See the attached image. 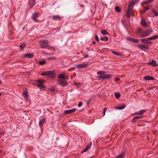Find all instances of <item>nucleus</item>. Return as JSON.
<instances>
[{
	"mask_svg": "<svg viewBox=\"0 0 158 158\" xmlns=\"http://www.w3.org/2000/svg\"><path fill=\"white\" fill-rule=\"evenodd\" d=\"M152 11L155 16H158V13L155 10H153Z\"/></svg>",
	"mask_w": 158,
	"mask_h": 158,
	"instance_id": "38",
	"label": "nucleus"
},
{
	"mask_svg": "<svg viewBox=\"0 0 158 158\" xmlns=\"http://www.w3.org/2000/svg\"><path fill=\"white\" fill-rule=\"evenodd\" d=\"M154 0H147L145 2V3L146 4H148V3H150L152 2H153Z\"/></svg>",
	"mask_w": 158,
	"mask_h": 158,
	"instance_id": "31",
	"label": "nucleus"
},
{
	"mask_svg": "<svg viewBox=\"0 0 158 158\" xmlns=\"http://www.w3.org/2000/svg\"><path fill=\"white\" fill-rule=\"evenodd\" d=\"M143 116L140 115L139 116H136L133 118V120H135V119H141L143 118Z\"/></svg>",
	"mask_w": 158,
	"mask_h": 158,
	"instance_id": "34",
	"label": "nucleus"
},
{
	"mask_svg": "<svg viewBox=\"0 0 158 158\" xmlns=\"http://www.w3.org/2000/svg\"><path fill=\"white\" fill-rule=\"evenodd\" d=\"M132 38H130V37H126V39L127 40H130L131 41Z\"/></svg>",
	"mask_w": 158,
	"mask_h": 158,
	"instance_id": "44",
	"label": "nucleus"
},
{
	"mask_svg": "<svg viewBox=\"0 0 158 158\" xmlns=\"http://www.w3.org/2000/svg\"><path fill=\"white\" fill-rule=\"evenodd\" d=\"M100 40L102 41H103L104 40H105V41H107L108 40V37H105V38L103 37H101Z\"/></svg>",
	"mask_w": 158,
	"mask_h": 158,
	"instance_id": "30",
	"label": "nucleus"
},
{
	"mask_svg": "<svg viewBox=\"0 0 158 158\" xmlns=\"http://www.w3.org/2000/svg\"><path fill=\"white\" fill-rule=\"evenodd\" d=\"M39 44L41 48H44L47 47H48V48L49 50H52L53 48L51 47H49V43L48 40H43L39 41Z\"/></svg>",
	"mask_w": 158,
	"mask_h": 158,
	"instance_id": "1",
	"label": "nucleus"
},
{
	"mask_svg": "<svg viewBox=\"0 0 158 158\" xmlns=\"http://www.w3.org/2000/svg\"><path fill=\"white\" fill-rule=\"evenodd\" d=\"M55 89L54 88H52L50 89V90L51 91L53 92L55 90Z\"/></svg>",
	"mask_w": 158,
	"mask_h": 158,
	"instance_id": "45",
	"label": "nucleus"
},
{
	"mask_svg": "<svg viewBox=\"0 0 158 158\" xmlns=\"http://www.w3.org/2000/svg\"><path fill=\"white\" fill-rule=\"evenodd\" d=\"M95 43H96V42L95 41H93V44H95Z\"/></svg>",
	"mask_w": 158,
	"mask_h": 158,
	"instance_id": "53",
	"label": "nucleus"
},
{
	"mask_svg": "<svg viewBox=\"0 0 158 158\" xmlns=\"http://www.w3.org/2000/svg\"><path fill=\"white\" fill-rule=\"evenodd\" d=\"M153 31L152 29H148L142 31L141 34V37H146L149 36Z\"/></svg>",
	"mask_w": 158,
	"mask_h": 158,
	"instance_id": "2",
	"label": "nucleus"
},
{
	"mask_svg": "<svg viewBox=\"0 0 158 158\" xmlns=\"http://www.w3.org/2000/svg\"><path fill=\"white\" fill-rule=\"evenodd\" d=\"M146 110H142L138 112L137 113H135L134 114L135 115H139V114H142L144 113L145 112Z\"/></svg>",
	"mask_w": 158,
	"mask_h": 158,
	"instance_id": "21",
	"label": "nucleus"
},
{
	"mask_svg": "<svg viewBox=\"0 0 158 158\" xmlns=\"http://www.w3.org/2000/svg\"><path fill=\"white\" fill-rule=\"evenodd\" d=\"M112 77V75L111 74H105V77H104L103 79H110Z\"/></svg>",
	"mask_w": 158,
	"mask_h": 158,
	"instance_id": "20",
	"label": "nucleus"
},
{
	"mask_svg": "<svg viewBox=\"0 0 158 158\" xmlns=\"http://www.w3.org/2000/svg\"><path fill=\"white\" fill-rule=\"evenodd\" d=\"M88 55H85L84 56V58H86L88 57Z\"/></svg>",
	"mask_w": 158,
	"mask_h": 158,
	"instance_id": "48",
	"label": "nucleus"
},
{
	"mask_svg": "<svg viewBox=\"0 0 158 158\" xmlns=\"http://www.w3.org/2000/svg\"><path fill=\"white\" fill-rule=\"evenodd\" d=\"M59 79H67L68 77H67L66 75H65L64 73H62L60 74L58 77Z\"/></svg>",
	"mask_w": 158,
	"mask_h": 158,
	"instance_id": "13",
	"label": "nucleus"
},
{
	"mask_svg": "<svg viewBox=\"0 0 158 158\" xmlns=\"http://www.w3.org/2000/svg\"><path fill=\"white\" fill-rule=\"evenodd\" d=\"M46 63L45 61H41L39 62V63L40 64L43 65L44 64Z\"/></svg>",
	"mask_w": 158,
	"mask_h": 158,
	"instance_id": "40",
	"label": "nucleus"
},
{
	"mask_svg": "<svg viewBox=\"0 0 158 158\" xmlns=\"http://www.w3.org/2000/svg\"><path fill=\"white\" fill-rule=\"evenodd\" d=\"M4 133V131H2L0 132V135H2V134H3Z\"/></svg>",
	"mask_w": 158,
	"mask_h": 158,
	"instance_id": "49",
	"label": "nucleus"
},
{
	"mask_svg": "<svg viewBox=\"0 0 158 158\" xmlns=\"http://www.w3.org/2000/svg\"><path fill=\"white\" fill-rule=\"evenodd\" d=\"M36 0H28V3L31 8H32L35 4Z\"/></svg>",
	"mask_w": 158,
	"mask_h": 158,
	"instance_id": "11",
	"label": "nucleus"
},
{
	"mask_svg": "<svg viewBox=\"0 0 158 158\" xmlns=\"http://www.w3.org/2000/svg\"><path fill=\"white\" fill-rule=\"evenodd\" d=\"M52 17H53V18H54V19H55L56 20V19H59V20L60 19V17L59 15H58V16L53 15L52 16Z\"/></svg>",
	"mask_w": 158,
	"mask_h": 158,
	"instance_id": "35",
	"label": "nucleus"
},
{
	"mask_svg": "<svg viewBox=\"0 0 158 158\" xmlns=\"http://www.w3.org/2000/svg\"><path fill=\"white\" fill-rule=\"evenodd\" d=\"M119 80V79L118 78H116L115 79V80L116 81H118Z\"/></svg>",
	"mask_w": 158,
	"mask_h": 158,
	"instance_id": "47",
	"label": "nucleus"
},
{
	"mask_svg": "<svg viewBox=\"0 0 158 158\" xmlns=\"http://www.w3.org/2000/svg\"><path fill=\"white\" fill-rule=\"evenodd\" d=\"M158 35H155L153 36H152L148 38V39L149 40H154L157 39L158 38Z\"/></svg>",
	"mask_w": 158,
	"mask_h": 158,
	"instance_id": "24",
	"label": "nucleus"
},
{
	"mask_svg": "<svg viewBox=\"0 0 158 158\" xmlns=\"http://www.w3.org/2000/svg\"><path fill=\"white\" fill-rule=\"evenodd\" d=\"M112 53L116 56H120L121 55L120 53L115 51H113Z\"/></svg>",
	"mask_w": 158,
	"mask_h": 158,
	"instance_id": "37",
	"label": "nucleus"
},
{
	"mask_svg": "<svg viewBox=\"0 0 158 158\" xmlns=\"http://www.w3.org/2000/svg\"><path fill=\"white\" fill-rule=\"evenodd\" d=\"M48 76L54 78L55 77V74L52 71L48 72Z\"/></svg>",
	"mask_w": 158,
	"mask_h": 158,
	"instance_id": "15",
	"label": "nucleus"
},
{
	"mask_svg": "<svg viewBox=\"0 0 158 158\" xmlns=\"http://www.w3.org/2000/svg\"><path fill=\"white\" fill-rule=\"evenodd\" d=\"M25 46V44L24 43H22L20 44V49H23L24 48Z\"/></svg>",
	"mask_w": 158,
	"mask_h": 158,
	"instance_id": "33",
	"label": "nucleus"
},
{
	"mask_svg": "<svg viewBox=\"0 0 158 158\" xmlns=\"http://www.w3.org/2000/svg\"><path fill=\"white\" fill-rule=\"evenodd\" d=\"M144 79L146 80H154L155 79V78L150 76H146L144 77L143 78Z\"/></svg>",
	"mask_w": 158,
	"mask_h": 158,
	"instance_id": "16",
	"label": "nucleus"
},
{
	"mask_svg": "<svg viewBox=\"0 0 158 158\" xmlns=\"http://www.w3.org/2000/svg\"><path fill=\"white\" fill-rule=\"evenodd\" d=\"M105 112H106V111H103V116H104L105 114Z\"/></svg>",
	"mask_w": 158,
	"mask_h": 158,
	"instance_id": "51",
	"label": "nucleus"
},
{
	"mask_svg": "<svg viewBox=\"0 0 158 158\" xmlns=\"http://www.w3.org/2000/svg\"><path fill=\"white\" fill-rule=\"evenodd\" d=\"M37 86L41 89H43L45 88V87L43 84V83L45 81L43 80H37Z\"/></svg>",
	"mask_w": 158,
	"mask_h": 158,
	"instance_id": "5",
	"label": "nucleus"
},
{
	"mask_svg": "<svg viewBox=\"0 0 158 158\" xmlns=\"http://www.w3.org/2000/svg\"><path fill=\"white\" fill-rule=\"evenodd\" d=\"M1 93H0V96H1Z\"/></svg>",
	"mask_w": 158,
	"mask_h": 158,
	"instance_id": "56",
	"label": "nucleus"
},
{
	"mask_svg": "<svg viewBox=\"0 0 158 158\" xmlns=\"http://www.w3.org/2000/svg\"><path fill=\"white\" fill-rule=\"evenodd\" d=\"M58 81V84L62 86H67L68 84L65 79H59Z\"/></svg>",
	"mask_w": 158,
	"mask_h": 158,
	"instance_id": "6",
	"label": "nucleus"
},
{
	"mask_svg": "<svg viewBox=\"0 0 158 158\" xmlns=\"http://www.w3.org/2000/svg\"><path fill=\"white\" fill-rule=\"evenodd\" d=\"M1 151H0V153H1Z\"/></svg>",
	"mask_w": 158,
	"mask_h": 158,
	"instance_id": "57",
	"label": "nucleus"
},
{
	"mask_svg": "<svg viewBox=\"0 0 158 158\" xmlns=\"http://www.w3.org/2000/svg\"><path fill=\"white\" fill-rule=\"evenodd\" d=\"M75 84L76 85H77V83H75Z\"/></svg>",
	"mask_w": 158,
	"mask_h": 158,
	"instance_id": "55",
	"label": "nucleus"
},
{
	"mask_svg": "<svg viewBox=\"0 0 158 158\" xmlns=\"http://www.w3.org/2000/svg\"><path fill=\"white\" fill-rule=\"evenodd\" d=\"M39 13H35L33 14L32 18V19L35 21L37 22L38 20L37 18H38L39 16Z\"/></svg>",
	"mask_w": 158,
	"mask_h": 158,
	"instance_id": "8",
	"label": "nucleus"
},
{
	"mask_svg": "<svg viewBox=\"0 0 158 158\" xmlns=\"http://www.w3.org/2000/svg\"><path fill=\"white\" fill-rule=\"evenodd\" d=\"M1 83V81H0V83Z\"/></svg>",
	"mask_w": 158,
	"mask_h": 158,
	"instance_id": "58",
	"label": "nucleus"
},
{
	"mask_svg": "<svg viewBox=\"0 0 158 158\" xmlns=\"http://www.w3.org/2000/svg\"><path fill=\"white\" fill-rule=\"evenodd\" d=\"M46 122L45 119H40L39 122V125L41 128L42 126Z\"/></svg>",
	"mask_w": 158,
	"mask_h": 158,
	"instance_id": "14",
	"label": "nucleus"
},
{
	"mask_svg": "<svg viewBox=\"0 0 158 158\" xmlns=\"http://www.w3.org/2000/svg\"><path fill=\"white\" fill-rule=\"evenodd\" d=\"M95 40L98 41H99V38H98V36L97 35H95Z\"/></svg>",
	"mask_w": 158,
	"mask_h": 158,
	"instance_id": "42",
	"label": "nucleus"
},
{
	"mask_svg": "<svg viewBox=\"0 0 158 158\" xmlns=\"http://www.w3.org/2000/svg\"><path fill=\"white\" fill-rule=\"evenodd\" d=\"M101 33L102 34L105 35L108 34L107 32L105 30H102L101 31Z\"/></svg>",
	"mask_w": 158,
	"mask_h": 158,
	"instance_id": "27",
	"label": "nucleus"
},
{
	"mask_svg": "<svg viewBox=\"0 0 158 158\" xmlns=\"http://www.w3.org/2000/svg\"><path fill=\"white\" fill-rule=\"evenodd\" d=\"M33 56V55L31 54H28L25 55L24 56L29 58H32Z\"/></svg>",
	"mask_w": 158,
	"mask_h": 158,
	"instance_id": "25",
	"label": "nucleus"
},
{
	"mask_svg": "<svg viewBox=\"0 0 158 158\" xmlns=\"http://www.w3.org/2000/svg\"><path fill=\"white\" fill-rule=\"evenodd\" d=\"M126 107V105L124 104H123L121 106H117L115 107V108L118 110H122L124 109Z\"/></svg>",
	"mask_w": 158,
	"mask_h": 158,
	"instance_id": "18",
	"label": "nucleus"
},
{
	"mask_svg": "<svg viewBox=\"0 0 158 158\" xmlns=\"http://www.w3.org/2000/svg\"><path fill=\"white\" fill-rule=\"evenodd\" d=\"M115 10L117 12H120L121 11V9H120L119 7L118 6L115 7Z\"/></svg>",
	"mask_w": 158,
	"mask_h": 158,
	"instance_id": "26",
	"label": "nucleus"
},
{
	"mask_svg": "<svg viewBox=\"0 0 158 158\" xmlns=\"http://www.w3.org/2000/svg\"><path fill=\"white\" fill-rule=\"evenodd\" d=\"M148 64L151 65L153 66H157L156 61L154 60H152V61L148 63Z\"/></svg>",
	"mask_w": 158,
	"mask_h": 158,
	"instance_id": "19",
	"label": "nucleus"
},
{
	"mask_svg": "<svg viewBox=\"0 0 158 158\" xmlns=\"http://www.w3.org/2000/svg\"><path fill=\"white\" fill-rule=\"evenodd\" d=\"M106 72L105 71H99L97 72V74L99 76L97 77L98 78L100 79H103L105 77Z\"/></svg>",
	"mask_w": 158,
	"mask_h": 158,
	"instance_id": "4",
	"label": "nucleus"
},
{
	"mask_svg": "<svg viewBox=\"0 0 158 158\" xmlns=\"http://www.w3.org/2000/svg\"><path fill=\"white\" fill-rule=\"evenodd\" d=\"M142 29L140 28H139L138 29L137 33L139 34L140 36L141 37V34L142 33Z\"/></svg>",
	"mask_w": 158,
	"mask_h": 158,
	"instance_id": "28",
	"label": "nucleus"
},
{
	"mask_svg": "<svg viewBox=\"0 0 158 158\" xmlns=\"http://www.w3.org/2000/svg\"><path fill=\"white\" fill-rule=\"evenodd\" d=\"M23 96L26 98H27L28 97V95L27 93L26 92H24L23 93Z\"/></svg>",
	"mask_w": 158,
	"mask_h": 158,
	"instance_id": "39",
	"label": "nucleus"
},
{
	"mask_svg": "<svg viewBox=\"0 0 158 158\" xmlns=\"http://www.w3.org/2000/svg\"><path fill=\"white\" fill-rule=\"evenodd\" d=\"M82 102H80L79 103V104H78V106L79 107H81V106H82Z\"/></svg>",
	"mask_w": 158,
	"mask_h": 158,
	"instance_id": "43",
	"label": "nucleus"
},
{
	"mask_svg": "<svg viewBox=\"0 0 158 158\" xmlns=\"http://www.w3.org/2000/svg\"><path fill=\"white\" fill-rule=\"evenodd\" d=\"M74 69H75V68H73L72 69H68V70L69 71H71L72 70H74Z\"/></svg>",
	"mask_w": 158,
	"mask_h": 158,
	"instance_id": "50",
	"label": "nucleus"
},
{
	"mask_svg": "<svg viewBox=\"0 0 158 158\" xmlns=\"http://www.w3.org/2000/svg\"><path fill=\"white\" fill-rule=\"evenodd\" d=\"M48 60H49L52 59V58L51 57V58H48Z\"/></svg>",
	"mask_w": 158,
	"mask_h": 158,
	"instance_id": "54",
	"label": "nucleus"
},
{
	"mask_svg": "<svg viewBox=\"0 0 158 158\" xmlns=\"http://www.w3.org/2000/svg\"><path fill=\"white\" fill-rule=\"evenodd\" d=\"M138 47L140 49L143 50L144 49H147L148 48V46L144 45H142L139 44L138 45Z\"/></svg>",
	"mask_w": 158,
	"mask_h": 158,
	"instance_id": "12",
	"label": "nucleus"
},
{
	"mask_svg": "<svg viewBox=\"0 0 158 158\" xmlns=\"http://www.w3.org/2000/svg\"><path fill=\"white\" fill-rule=\"evenodd\" d=\"M135 4L133 1L131 2L129 6V8L128 9L127 12V17H129L131 16V11L133 10V6Z\"/></svg>",
	"mask_w": 158,
	"mask_h": 158,
	"instance_id": "3",
	"label": "nucleus"
},
{
	"mask_svg": "<svg viewBox=\"0 0 158 158\" xmlns=\"http://www.w3.org/2000/svg\"><path fill=\"white\" fill-rule=\"evenodd\" d=\"M76 110V108H73L71 110H66L64 111V113L65 114H68L70 113L74 112Z\"/></svg>",
	"mask_w": 158,
	"mask_h": 158,
	"instance_id": "10",
	"label": "nucleus"
},
{
	"mask_svg": "<svg viewBox=\"0 0 158 158\" xmlns=\"http://www.w3.org/2000/svg\"><path fill=\"white\" fill-rule=\"evenodd\" d=\"M131 41L135 43H138L139 42V40L132 38Z\"/></svg>",
	"mask_w": 158,
	"mask_h": 158,
	"instance_id": "32",
	"label": "nucleus"
},
{
	"mask_svg": "<svg viewBox=\"0 0 158 158\" xmlns=\"http://www.w3.org/2000/svg\"><path fill=\"white\" fill-rule=\"evenodd\" d=\"M41 75L42 76H48V72H44L43 73H42L41 74Z\"/></svg>",
	"mask_w": 158,
	"mask_h": 158,
	"instance_id": "41",
	"label": "nucleus"
},
{
	"mask_svg": "<svg viewBox=\"0 0 158 158\" xmlns=\"http://www.w3.org/2000/svg\"><path fill=\"white\" fill-rule=\"evenodd\" d=\"M91 144L92 143H91L90 145H88L81 152V153H83L87 151L89 149H90L91 146Z\"/></svg>",
	"mask_w": 158,
	"mask_h": 158,
	"instance_id": "17",
	"label": "nucleus"
},
{
	"mask_svg": "<svg viewBox=\"0 0 158 158\" xmlns=\"http://www.w3.org/2000/svg\"><path fill=\"white\" fill-rule=\"evenodd\" d=\"M115 97L117 98H119L120 96V94L119 93L117 92L115 94Z\"/></svg>",
	"mask_w": 158,
	"mask_h": 158,
	"instance_id": "29",
	"label": "nucleus"
},
{
	"mask_svg": "<svg viewBox=\"0 0 158 158\" xmlns=\"http://www.w3.org/2000/svg\"><path fill=\"white\" fill-rule=\"evenodd\" d=\"M141 24L142 26L145 27H146L147 26V24L145 20L142 19L141 21Z\"/></svg>",
	"mask_w": 158,
	"mask_h": 158,
	"instance_id": "22",
	"label": "nucleus"
},
{
	"mask_svg": "<svg viewBox=\"0 0 158 158\" xmlns=\"http://www.w3.org/2000/svg\"><path fill=\"white\" fill-rule=\"evenodd\" d=\"M125 154L124 152H123L121 154H119L118 156L116 157L117 158H123L125 157Z\"/></svg>",
	"mask_w": 158,
	"mask_h": 158,
	"instance_id": "23",
	"label": "nucleus"
},
{
	"mask_svg": "<svg viewBox=\"0 0 158 158\" xmlns=\"http://www.w3.org/2000/svg\"><path fill=\"white\" fill-rule=\"evenodd\" d=\"M151 6H152L151 5H149L145 7L144 8L145 9L147 10H148L151 8Z\"/></svg>",
	"mask_w": 158,
	"mask_h": 158,
	"instance_id": "36",
	"label": "nucleus"
},
{
	"mask_svg": "<svg viewBox=\"0 0 158 158\" xmlns=\"http://www.w3.org/2000/svg\"><path fill=\"white\" fill-rule=\"evenodd\" d=\"M87 66V64L84 63L76 65V66L78 69H81L84 68Z\"/></svg>",
	"mask_w": 158,
	"mask_h": 158,
	"instance_id": "7",
	"label": "nucleus"
},
{
	"mask_svg": "<svg viewBox=\"0 0 158 158\" xmlns=\"http://www.w3.org/2000/svg\"><path fill=\"white\" fill-rule=\"evenodd\" d=\"M147 11L144 8V9L143 10V12H142L143 14L146 11Z\"/></svg>",
	"mask_w": 158,
	"mask_h": 158,
	"instance_id": "46",
	"label": "nucleus"
},
{
	"mask_svg": "<svg viewBox=\"0 0 158 158\" xmlns=\"http://www.w3.org/2000/svg\"><path fill=\"white\" fill-rule=\"evenodd\" d=\"M149 40V39H148V38L147 39L143 38L140 39L141 42L143 43H146L148 44H149L151 43V42Z\"/></svg>",
	"mask_w": 158,
	"mask_h": 158,
	"instance_id": "9",
	"label": "nucleus"
},
{
	"mask_svg": "<svg viewBox=\"0 0 158 158\" xmlns=\"http://www.w3.org/2000/svg\"><path fill=\"white\" fill-rule=\"evenodd\" d=\"M106 109H107V108H104V109H103V111H106Z\"/></svg>",
	"mask_w": 158,
	"mask_h": 158,
	"instance_id": "52",
	"label": "nucleus"
}]
</instances>
